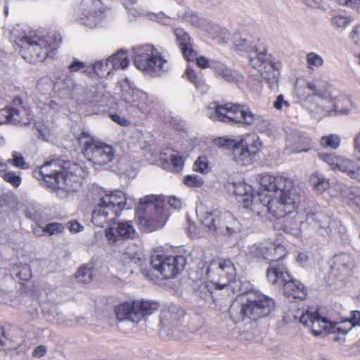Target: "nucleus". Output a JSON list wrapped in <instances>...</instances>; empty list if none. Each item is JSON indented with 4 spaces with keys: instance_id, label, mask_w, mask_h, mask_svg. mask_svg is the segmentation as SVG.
Returning a JSON list of instances; mask_svg holds the SVG:
<instances>
[{
    "instance_id": "obj_36",
    "label": "nucleus",
    "mask_w": 360,
    "mask_h": 360,
    "mask_svg": "<svg viewBox=\"0 0 360 360\" xmlns=\"http://www.w3.org/2000/svg\"><path fill=\"white\" fill-rule=\"evenodd\" d=\"M184 165L182 158L176 153L171 154L168 159L164 160L163 166L165 169H172L176 172H179Z\"/></svg>"
},
{
    "instance_id": "obj_61",
    "label": "nucleus",
    "mask_w": 360,
    "mask_h": 360,
    "mask_svg": "<svg viewBox=\"0 0 360 360\" xmlns=\"http://www.w3.org/2000/svg\"><path fill=\"white\" fill-rule=\"evenodd\" d=\"M194 60H196V63L200 68H211L212 62H210V60L204 57L200 56L199 58H195Z\"/></svg>"
},
{
    "instance_id": "obj_63",
    "label": "nucleus",
    "mask_w": 360,
    "mask_h": 360,
    "mask_svg": "<svg viewBox=\"0 0 360 360\" xmlns=\"http://www.w3.org/2000/svg\"><path fill=\"white\" fill-rule=\"evenodd\" d=\"M350 37L355 43L360 41V25H356L353 28L350 32Z\"/></svg>"
},
{
    "instance_id": "obj_33",
    "label": "nucleus",
    "mask_w": 360,
    "mask_h": 360,
    "mask_svg": "<svg viewBox=\"0 0 360 360\" xmlns=\"http://www.w3.org/2000/svg\"><path fill=\"white\" fill-rule=\"evenodd\" d=\"M352 19L343 14H333L330 19L331 26L338 32L344 31L352 22Z\"/></svg>"
},
{
    "instance_id": "obj_51",
    "label": "nucleus",
    "mask_w": 360,
    "mask_h": 360,
    "mask_svg": "<svg viewBox=\"0 0 360 360\" xmlns=\"http://www.w3.org/2000/svg\"><path fill=\"white\" fill-rule=\"evenodd\" d=\"M7 162L21 169H27L28 167L27 162L24 160V158L22 155H18L17 153H14L13 159H9Z\"/></svg>"
},
{
    "instance_id": "obj_23",
    "label": "nucleus",
    "mask_w": 360,
    "mask_h": 360,
    "mask_svg": "<svg viewBox=\"0 0 360 360\" xmlns=\"http://www.w3.org/2000/svg\"><path fill=\"white\" fill-rule=\"evenodd\" d=\"M287 146L292 148V152H307L312 148L311 139L307 136L293 131L287 136Z\"/></svg>"
},
{
    "instance_id": "obj_56",
    "label": "nucleus",
    "mask_w": 360,
    "mask_h": 360,
    "mask_svg": "<svg viewBox=\"0 0 360 360\" xmlns=\"http://www.w3.org/2000/svg\"><path fill=\"white\" fill-rule=\"evenodd\" d=\"M273 106L278 110H282L284 108H288L290 106V103L287 100L284 99V96L282 94H280L273 103Z\"/></svg>"
},
{
    "instance_id": "obj_27",
    "label": "nucleus",
    "mask_w": 360,
    "mask_h": 360,
    "mask_svg": "<svg viewBox=\"0 0 360 360\" xmlns=\"http://www.w3.org/2000/svg\"><path fill=\"white\" fill-rule=\"evenodd\" d=\"M195 293L196 296L205 300H212L214 302L216 301V293L214 292L215 290V285L210 281H198L195 284Z\"/></svg>"
},
{
    "instance_id": "obj_54",
    "label": "nucleus",
    "mask_w": 360,
    "mask_h": 360,
    "mask_svg": "<svg viewBox=\"0 0 360 360\" xmlns=\"http://www.w3.org/2000/svg\"><path fill=\"white\" fill-rule=\"evenodd\" d=\"M31 270L28 265H23L15 273V276L22 281H27L31 278Z\"/></svg>"
},
{
    "instance_id": "obj_59",
    "label": "nucleus",
    "mask_w": 360,
    "mask_h": 360,
    "mask_svg": "<svg viewBox=\"0 0 360 360\" xmlns=\"http://www.w3.org/2000/svg\"><path fill=\"white\" fill-rule=\"evenodd\" d=\"M167 204L174 210H179L182 206L181 200L174 196H169L167 199Z\"/></svg>"
},
{
    "instance_id": "obj_48",
    "label": "nucleus",
    "mask_w": 360,
    "mask_h": 360,
    "mask_svg": "<svg viewBox=\"0 0 360 360\" xmlns=\"http://www.w3.org/2000/svg\"><path fill=\"white\" fill-rule=\"evenodd\" d=\"M65 226L60 223H49L43 229L42 232L48 233L49 236L61 233L63 232Z\"/></svg>"
},
{
    "instance_id": "obj_28",
    "label": "nucleus",
    "mask_w": 360,
    "mask_h": 360,
    "mask_svg": "<svg viewBox=\"0 0 360 360\" xmlns=\"http://www.w3.org/2000/svg\"><path fill=\"white\" fill-rule=\"evenodd\" d=\"M304 221L300 220L298 217L293 219H287L284 224V230L285 232L297 237L300 236L302 233L309 235L311 230L308 227L304 226Z\"/></svg>"
},
{
    "instance_id": "obj_1",
    "label": "nucleus",
    "mask_w": 360,
    "mask_h": 360,
    "mask_svg": "<svg viewBox=\"0 0 360 360\" xmlns=\"http://www.w3.org/2000/svg\"><path fill=\"white\" fill-rule=\"evenodd\" d=\"M258 198L262 212L271 213L276 218L285 217L293 212L300 202V198L293 187L292 181L283 176L261 175Z\"/></svg>"
},
{
    "instance_id": "obj_30",
    "label": "nucleus",
    "mask_w": 360,
    "mask_h": 360,
    "mask_svg": "<svg viewBox=\"0 0 360 360\" xmlns=\"http://www.w3.org/2000/svg\"><path fill=\"white\" fill-rule=\"evenodd\" d=\"M123 100L127 103L131 104L132 106H135L138 108L143 112H149L150 109L148 108L143 103H140L138 101L139 99L142 100L143 101L146 100L147 96L145 93L141 91L139 89H132V95L131 98L127 96V93H124L122 94Z\"/></svg>"
},
{
    "instance_id": "obj_16",
    "label": "nucleus",
    "mask_w": 360,
    "mask_h": 360,
    "mask_svg": "<svg viewBox=\"0 0 360 360\" xmlns=\"http://www.w3.org/2000/svg\"><path fill=\"white\" fill-rule=\"evenodd\" d=\"M319 157L332 169H338L352 179L360 181V167L354 160L334 153H319Z\"/></svg>"
},
{
    "instance_id": "obj_2",
    "label": "nucleus",
    "mask_w": 360,
    "mask_h": 360,
    "mask_svg": "<svg viewBox=\"0 0 360 360\" xmlns=\"http://www.w3.org/2000/svg\"><path fill=\"white\" fill-rule=\"evenodd\" d=\"M70 162L52 160L34 171V176L41 178L52 189H60L68 193L75 191L80 183L77 175L69 170Z\"/></svg>"
},
{
    "instance_id": "obj_62",
    "label": "nucleus",
    "mask_w": 360,
    "mask_h": 360,
    "mask_svg": "<svg viewBox=\"0 0 360 360\" xmlns=\"http://www.w3.org/2000/svg\"><path fill=\"white\" fill-rule=\"evenodd\" d=\"M85 63L78 60H75L70 65L69 70L70 72H77L85 68Z\"/></svg>"
},
{
    "instance_id": "obj_25",
    "label": "nucleus",
    "mask_w": 360,
    "mask_h": 360,
    "mask_svg": "<svg viewBox=\"0 0 360 360\" xmlns=\"http://www.w3.org/2000/svg\"><path fill=\"white\" fill-rule=\"evenodd\" d=\"M211 68L214 70L217 77L223 79L228 82H236L240 77L238 72L219 61H213L211 65Z\"/></svg>"
},
{
    "instance_id": "obj_38",
    "label": "nucleus",
    "mask_w": 360,
    "mask_h": 360,
    "mask_svg": "<svg viewBox=\"0 0 360 360\" xmlns=\"http://www.w3.org/2000/svg\"><path fill=\"white\" fill-rule=\"evenodd\" d=\"M268 245L269 243H266L254 244L250 247L248 254L254 257L265 259V256L268 252Z\"/></svg>"
},
{
    "instance_id": "obj_35",
    "label": "nucleus",
    "mask_w": 360,
    "mask_h": 360,
    "mask_svg": "<svg viewBox=\"0 0 360 360\" xmlns=\"http://www.w3.org/2000/svg\"><path fill=\"white\" fill-rule=\"evenodd\" d=\"M329 333H348L354 326V323H351L349 319H344L340 322L330 321L329 323Z\"/></svg>"
},
{
    "instance_id": "obj_20",
    "label": "nucleus",
    "mask_w": 360,
    "mask_h": 360,
    "mask_svg": "<svg viewBox=\"0 0 360 360\" xmlns=\"http://www.w3.org/2000/svg\"><path fill=\"white\" fill-rule=\"evenodd\" d=\"M136 236V232L131 221L119 222L115 231L112 227L105 231V236L111 244H116L120 240L133 239Z\"/></svg>"
},
{
    "instance_id": "obj_13",
    "label": "nucleus",
    "mask_w": 360,
    "mask_h": 360,
    "mask_svg": "<svg viewBox=\"0 0 360 360\" xmlns=\"http://www.w3.org/2000/svg\"><path fill=\"white\" fill-rule=\"evenodd\" d=\"M266 277L271 283L283 285L287 297L300 300L306 297V288L299 281L292 280L283 266H271L266 271Z\"/></svg>"
},
{
    "instance_id": "obj_9",
    "label": "nucleus",
    "mask_w": 360,
    "mask_h": 360,
    "mask_svg": "<svg viewBox=\"0 0 360 360\" xmlns=\"http://www.w3.org/2000/svg\"><path fill=\"white\" fill-rule=\"evenodd\" d=\"M163 203L155 196H146L140 199L136 209L140 225L146 231H153L162 226L166 214L163 213Z\"/></svg>"
},
{
    "instance_id": "obj_64",
    "label": "nucleus",
    "mask_w": 360,
    "mask_h": 360,
    "mask_svg": "<svg viewBox=\"0 0 360 360\" xmlns=\"http://www.w3.org/2000/svg\"><path fill=\"white\" fill-rule=\"evenodd\" d=\"M354 150L356 159L360 160V131L354 137Z\"/></svg>"
},
{
    "instance_id": "obj_43",
    "label": "nucleus",
    "mask_w": 360,
    "mask_h": 360,
    "mask_svg": "<svg viewBox=\"0 0 360 360\" xmlns=\"http://www.w3.org/2000/svg\"><path fill=\"white\" fill-rule=\"evenodd\" d=\"M306 61L307 68L310 70L319 68L323 65V58L314 52H309L306 55Z\"/></svg>"
},
{
    "instance_id": "obj_52",
    "label": "nucleus",
    "mask_w": 360,
    "mask_h": 360,
    "mask_svg": "<svg viewBox=\"0 0 360 360\" xmlns=\"http://www.w3.org/2000/svg\"><path fill=\"white\" fill-rule=\"evenodd\" d=\"M307 87L313 92L314 96H316L322 99H328L329 98L328 93L326 91L318 89L316 84L314 82H308Z\"/></svg>"
},
{
    "instance_id": "obj_4",
    "label": "nucleus",
    "mask_w": 360,
    "mask_h": 360,
    "mask_svg": "<svg viewBox=\"0 0 360 360\" xmlns=\"http://www.w3.org/2000/svg\"><path fill=\"white\" fill-rule=\"evenodd\" d=\"M206 275L215 285L216 290H225L229 294L245 293L240 288H237L236 271L233 263L230 259H217L210 262Z\"/></svg>"
},
{
    "instance_id": "obj_42",
    "label": "nucleus",
    "mask_w": 360,
    "mask_h": 360,
    "mask_svg": "<svg viewBox=\"0 0 360 360\" xmlns=\"http://www.w3.org/2000/svg\"><path fill=\"white\" fill-rule=\"evenodd\" d=\"M75 277L81 283H89L92 281L93 271L86 266H82L77 270Z\"/></svg>"
},
{
    "instance_id": "obj_22",
    "label": "nucleus",
    "mask_w": 360,
    "mask_h": 360,
    "mask_svg": "<svg viewBox=\"0 0 360 360\" xmlns=\"http://www.w3.org/2000/svg\"><path fill=\"white\" fill-rule=\"evenodd\" d=\"M281 68V63L271 62L269 63H266V65L258 70L260 76L266 82L269 87L272 90H275L278 88V79Z\"/></svg>"
},
{
    "instance_id": "obj_12",
    "label": "nucleus",
    "mask_w": 360,
    "mask_h": 360,
    "mask_svg": "<svg viewBox=\"0 0 360 360\" xmlns=\"http://www.w3.org/2000/svg\"><path fill=\"white\" fill-rule=\"evenodd\" d=\"M159 307V303L155 301H134L132 302H124L116 306L114 311L117 321H128L131 323H138L144 317L158 311Z\"/></svg>"
},
{
    "instance_id": "obj_58",
    "label": "nucleus",
    "mask_w": 360,
    "mask_h": 360,
    "mask_svg": "<svg viewBox=\"0 0 360 360\" xmlns=\"http://www.w3.org/2000/svg\"><path fill=\"white\" fill-rule=\"evenodd\" d=\"M139 269L143 275L148 279H152L150 270H149L147 267V261L145 259H141L139 258Z\"/></svg>"
},
{
    "instance_id": "obj_39",
    "label": "nucleus",
    "mask_w": 360,
    "mask_h": 360,
    "mask_svg": "<svg viewBox=\"0 0 360 360\" xmlns=\"http://www.w3.org/2000/svg\"><path fill=\"white\" fill-rule=\"evenodd\" d=\"M95 73L100 77H107L111 71L110 61L108 58L106 60H98L93 65Z\"/></svg>"
},
{
    "instance_id": "obj_19",
    "label": "nucleus",
    "mask_w": 360,
    "mask_h": 360,
    "mask_svg": "<svg viewBox=\"0 0 360 360\" xmlns=\"http://www.w3.org/2000/svg\"><path fill=\"white\" fill-rule=\"evenodd\" d=\"M179 318L177 314L170 311H163L160 318L158 333L160 336L166 338H178L177 332Z\"/></svg>"
},
{
    "instance_id": "obj_57",
    "label": "nucleus",
    "mask_w": 360,
    "mask_h": 360,
    "mask_svg": "<svg viewBox=\"0 0 360 360\" xmlns=\"http://www.w3.org/2000/svg\"><path fill=\"white\" fill-rule=\"evenodd\" d=\"M215 37H221L224 42H226L229 37V33L227 29L224 27H220L219 26H215L214 27Z\"/></svg>"
},
{
    "instance_id": "obj_44",
    "label": "nucleus",
    "mask_w": 360,
    "mask_h": 360,
    "mask_svg": "<svg viewBox=\"0 0 360 360\" xmlns=\"http://www.w3.org/2000/svg\"><path fill=\"white\" fill-rule=\"evenodd\" d=\"M320 144L325 148L335 149L340 145V138L335 134L323 136L320 140Z\"/></svg>"
},
{
    "instance_id": "obj_53",
    "label": "nucleus",
    "mask_w": 360,
    "mask_h": 360,
    "mask_svg": "<svg viewBox=\"0 0 360 360\" xmlns=\"http://www.w3.org/2000/svg\"><path fill=\"white\" fill-rule=\"evenodd\" d=\"M25 215L27 218L35 221L36 223L41 221V214L34 207H29L25 210Z\"/></svg>"
},
{
    "instance_id": "obj_7",
    "label": "nucleus",
    "mask_w": 360,
    "mask_h": 360,
    "mask_svg": "<svg viewBox=\"0 0 360 360\" xmlns=\"http://www.w3.org/2000/svg\"><path fill=\"white\" fill-rule=\"evenodd\" d=\"M207 116L212 120L232 122L245 126H252L262 119L260 115L252 113L248 106L233 103L216 105Z\"/></svg>"
},
{
    "instance_id": "obj_40",
    "label": "nucleus",
    "mask_w": 360,
    "mask_h": 360,
    "mask_svg": "<svg viewBox=\"0 0 360 360\" xmlns=\"http://www.w3.org/2000/svg\"><path fill=\"white\" fill-rule=\"evenodd\" d=\"M53 86L54 89L58 91H70L75 87V83L70 77L65 76L64 77L57 78Z\"/></svg>"
},
{
    "instance_id": "obj_3",
    "label": "nucleus",
    "mask_w": 360,
    "mask_h": 360,
    "mask_svg": "<svg viewBox=\"0 0 360 360\" xmlns=\"http://www.w3.org/2000/svg\"><path fill=\"white\" fill-rule=\"evenodd\" d=\"M274 307V301L270 297L260 292L250 291L245 302L236 300L231 304L229 314L235 323L245 319L257 321L269 315Z\"/></svg>"
},
{
    "instance_id": "obj_11",
    "label": "nucleus",
    "mask_w": 360,
    "mask_h": 360,
    "mask_svg": "<svg viewBox=\"0 0 360 360\" xmlns=\"http://www.w3.org/2000/svg\"><path fill=\"white\" fill-rule=\"evenodd\" d=\"M136 67L151 76H158L167 69V61L151 45L147 44L134 49Z\"/></svg>"
},
{
    "instance_id": "obj_47",
    "label": "nucleus",
    "mask_w": 360,
    "mask_h": 360,
    "mask_svg": "<svg viewBox=\"0 0 360 360\" xmlns=\"http://www.w3.org/2000/svg\"><path fill=\"white\" fill-rule=\"evenodd\" d=\"M100 3L98 0H83L82 6L86 15H92L96 13L97 10H99L98 5Z\"/></svg>"
},
{
    "instance_id": "obj_17",
    "label": "nucleus",
    "mask_w": 360,
    "mask_h": 360,
    "mask_svg": "<svg viewBox=\"0 0 360 360\" xmlns=\"http://www.w3.org/2000/svg\"><path fill=\"white\" fill-rule=\"evenodd\" d=\"M288 319H289V321H297L299 319L300 323L311 328V332L315 335H320L322 329L329 333V323H330V321L326 318L321 317L316 311H311L307 310L304 312V311H301L299 309L295 314H292V319L290 318V314L283 317V320L286 322L288 321Z\"/></svg>"
},
{
    "instance_id": "obj_18",
    "label": "nucleus",
    "mask_w": 360,
    "mask_h": 360,
    "mask_svg": "<svg viewBox=\"0 0 360 360\" xmlns=\"http://www.w3.org/2000/svg\"><path fill=\"white\" fill-rule=\"evenodd\" d=\"M198 216L201 223L208 230L217 235L226 236L224 212L217 209L200 212Z\"/></svg>"
},
{
    "instance_id": "obj_8",
    "label": "nucleus",
    "mask_w": 360,
    "mask_h": 360,
    "mask_svg": "<svg viewBox=\"0 0 360 360\" xmlns=\"http://www.w3.org/2000/svg\"><path fill=\"white\" fill-rule=\"evenodd\" d=\"M78 141L82 146L84 156L95 168L106 165L114 159L113 148L104 142L96 140L88 131H82L78 137Z\"/></svg>"
},
{
    "instance_id": "obj_34",
    "label": "nucleus",
    "mask_w": 360,
    "mask_h": 360,
    "mask_svg": "<svg viewBox=\"0 0 360 360\" xmlns=\"http://www.w3.org/2000/svg\"><path fill=\"white\" fill-rule=\"evenodd\" d=\"M334 264L338 269L349 270L354 267V261L349 253L341 252L334 257Z\"/></svg>"
},
{
    "instance_id": "obj_24",
    "label": "nucleus",
    "mask_w": 360,
    "mask_h": 360,
    "mask_svg": "<svg viewBox=\"0 0 360 360\" xmlns=\"http://www.w3.org/2000/svg\"><path fill=\"white\" fill-rule=\"evenodd\" d=\"M174 34L184 58L188 61L194 60L195 53L192 49L190 36L181 28L175 29Z\"/></svg>"
},
{
    "instance_id": "obj_5",
    "label": "nucleus",
    "mask_w": 360,
    "mask_h": 360,
    "mask_svg": "<svg viewBox=\"0 0 360 360\" xmlns=\"http://www.w3.org/2000/svg\"><path fill=\"white\" fill-rule=\"evenodd\" d=\"M54 38L53 43H49L47 40L40 37L29 33L19 37L15 43L18 46L22 56L30 63L44 61L46 57L56 49V46L61 42L60 35L49 36V38Z\"/></svg>"
},
{
    "instance_id": "obj_26",
    "label": "nucleus",
    "mask_w": 360,
    "mask_h": 360,
    "mask_svg": "<svg viewBox=\"0 0 360 360\" xmlns=\"http://www.w3.org/2000/svg\"><path fill=\"white\" fill-rule=\"evenodd\" d=\"M266 49L263 46L251 47L249 51L248 58L250 65L257 70L263 68L266 63H269L266 53Z\"/></svg>"
},
{
    "instance_id": "obj_46",
    "label": "nucleus",
    "mask_w": 360,
    "mask_h": 360,
    "mask_svg": "<svg viewBox=\"0 0 360 360\" xmlns=\"http://www.w3.org/2000/svg\"><path fill=\"white\" fill-rule=\"evenodd\" d=\"M184 183L188 187L200 188L203 185V179L197 174L187 175L184 178Z\"/></svg>"
},
{
    "instance_id": "obj_29",
    "label": "nucleus",
    "mask_w": 360,
    "mask_h": 360,
    "mask_svg": "<svg viewBox=\"0 0 360 360\" xmlns=\"http://www.w3.org/2000/svg\"><path fill=\"white\" fill-rule=\"evenodd\" d=\"M252 191V189L251 186L242 183L236 186L234 190L235 194L240 198L238 201L243 203V207L245 208H251L252 211H255V208L251 207L252 205L254 206L255 205V203L252 202L254 196Z\"/></svg>"
},
{
    "instance_id": "obj_10",
    "label": "nucleus",
    "mask_w": 360,
    "mask_h": 360,
    "mask_svg": "<svg viewBox=\"0 0 360 360\" xmlns=\"http://www.w3.org/2000/svg\"><path fill=\"white\" fill-rule=\"evenodd\" d=\"M217 144L221 148L231 149L233 160L242 165L250 164L261 146L258 137L255 134L248 135L239 141L219 138Z\"/></svg>"
},
{
    "instance_id": "obj_37",
    "label": "nucleus",
    "mask_w": 360,
    "mask_h": 360,
    "mask_svg": "<svg viewBox=\"0 0 360 360\" xmlns=\"http://www.w3.org/2000/svg\"><path fill=\"white\" fill-rule=\"evenodd\" d=\"M311 184L317 191L322 192L329 186L328 180L320 174H314L309 179Z\"/></svg>"
},
{
    "instance_id": "obj_21",
    "label": "nucleus",
    "mask_w": 360,
    "mask_h": 360,
    "mask_svg": "<svg viewBox=\"0 0 360 360\" xmlns=\"http://www.w3.org/2000/svg\"><path fill=\"white\" fill-rule=\"evenodd\" d=\"M330 218L328 215L321 212L308 213L304 223V226L308 227L311 230V233L314 231H321V234H329Z\"/></svg>"
},
{
    "instance_id": "obj_50",
    "label": "nucleus",
    "mask_w": 360,
    "mask_h": 360,
    "mask_svg": "<svg viewBox=\"0 0 360 360\" xmlns=\"http://www.w3.org/2000/svg\"><path fill=\"white\" fill-rule=\"evenodd\" d=\"M193 169L202 174L208 172L207 161L205 156H200L197 159L193 165Z\"/></svg>"
},
{
    "instance_id": "obj_41",
    "label": "nucleus",
    "mask_w": 360,
    "mask_h": 360,
    "mask_svg": "<svg viewBox=\"0 0 360 360\" xmlns=\"http://www.w3.org/2000/svg\"><path fill=\"white\" fill-rule=\"evenodd\" d=\"M5 181L9 183L11 186L15 188H18L20 186L22 182V178L20 174H17L13 171L4 172L0 174Z\"/></svg>"
},
{
    "instance_id": "obj_45",
    "label": "nucleus",
    "mask_w": 360,
    "mask_h": 360,
    "mask_svg": "<svg viewBox=\"0 0 360 360\" xmlns=\"http://www.w3.org/2000/svg\"><path fill=\"white\" fill-rule=\"evenodd\" d=\"M234 45L237 50L240 51H245L249 53L251 47H254L251 42L246 38H243L239 35L234 37Z\"/></svg>"
},
{
    "instance_id": "obj_6",
    "label": "nucleus",
    "mask_w": 360,
    "mask_h": 360,
    "mask_svg": "<svg viewBox=\"0 0 360 360\" xmlns=\"http://www.w3.org/2000/svg\"><path fill=\"white\" fill-rule=\"evenodd\" d=\"M126 201L125 194L120 191L102 197L92 212V223L99 227L110 225V222L120 214Z\"/></svg>"
},
{
    "instance_id": "obj_31",
    "label": "nucleus",
    "mask_w": 360,
    "mask_h": 360,
    "mask_svg": "<svg viewBox=\"0 0 360 360\" xmlns=\"http://www.w3.org/2000/svg\"><path fill=\"white\" fill-rule=\"evenodd\" d=\"M287 253L286 249L281 245H275L269 243L268 252L265 256V260L272 262L269 269L271 266H281V264H276Z\"/></svg>"
},
{
    "instance_id": "obj_14",
    "label": "nucleus",
    "mask_w": 360,
    "mask_h": 360,
    "mask_svg": "<svg viewBox=\"0 0 360 360\" xmlns=\"http://www.w3.org/2000/svg\"><path fill=\"white\" fill-rule=\"evenodd\" d=\"M32 117L30 110L22 103V100L15 97L9 105L0 109V125L28 126Z\"/></svg>"
},
{
    "instance_id": "obj_32",
    "label": "nucleus",
    "mask_w": 360,
    "mask_h": 360,
    "mask_svg": "<svg viewBox=\"0 0 360 360\" xmlns=\"http://www.w3.org/2000/svg\"><path fill=\"white\" fill-rule=\"evenodd\" d=\"M223 219L224 220L226 236H231L240 231L239 221L229 212H224Z\"/></svg>"
},
{
    "instance_id": "obj_60",
    "label": "nucleus",
    "mask_w": 360,
    "mask_h": 360,
    "mask_svg": "<svg viewBox=\"0 0 360 360\" xmlns=\"http://www.w3.org/2000/svg\"><path fill=\"white\" fill-rule=\"evenodd\" d=\"M68 228L72 233H78L84 229V227L75 220L69 221L68 223Z\"/></svg>"
},
{
    "instance_id": "obj_15",
    "label": "nucleus",
    "mask_w": 360,
    "mask_h": 360,
    "mask_svg": "<svg viewBox=\"0 0 360 360\" xmlns=\"http://www.w3.org/2000/svg\"><path fill=\"white\" fill-rule=\"evenodd\" d=\"M149 264L154 271L158 272L164 278L169 279L174 278L183 270L186 265V258L181 255H157L151 257Z\"/></svg>"
},
{
    "instance_id": "obj_55",
    "label": "nucleus",
    "mask_w": 360,
    "mask_h": 360,
    "mask_svg": "<svg viewBox=\"0 0 360 360\" xmlns=\"http://www.w3.org/2000/svg\"><path fill=\"white\" fill-rule=\"evenodd\" d=\"M123 55L124 52L122 51H117L115 54L108 58L111 70H117L120 68V65H119L120 61V56H122Z\"/></svg>"
},
{
    "instance_id": "obj_49",
    "label": "nucleus",
    "mask_w": 360,
    "mask_h": 360,
    "mask_svg": "<svg viewBox=\"0 0 360 360\" xmlns=\"http://www.w3.org/2000/svg\"><path fill=\"white\" fill-rule=\"evenodd\" d=\"M337 4L347 9L355 10L360 13V0H335Z\"/></svg>"
}]
</instances>
